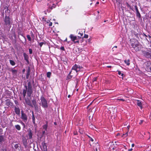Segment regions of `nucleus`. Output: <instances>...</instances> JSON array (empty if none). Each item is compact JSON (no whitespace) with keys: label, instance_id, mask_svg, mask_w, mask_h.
<instances>
[{"label":"nucleus","instance_id":"obj_1","mask_svg":"<svg viewBox=\"0 0 151 151\" xmlns=\"http://www.w3.org/2000/svg\"><path fill=\"white\" fill-rule=\"evenodd\" d=\"M27 85H25L24 86L25 89H23V91L22 94L24 98H25L27 93V96L30 97L33 92L32 86L31 81H27Z\"/></svg>","mask_w":151,"mask_h":151},{"label":"nucleus","instance_id":"obj_2","mask_svg":"<svg viewBox=\"0 0 151 151\" xmlns=\"http://www.w3.org/2000/svg\"><path fill=\"white\" fill-rule=\"evenodd\" d=\"M12 20L9 16H5L4 21L5 24L7 26H10L12 22Z\"/></svg>","mask_w":151,"mask_h":151},{"label":"nucleus","instance_id":"obj_3","mask_svg":"<svg viewBox=\"0 0 151 151\" xmlns=\"http://www.w3.org/2000/svg\"><path fill=\"white\" fill-rule=\"evenodd\" d=\"M40 99L41 101L42 106L44 108H47L48 107V104L45 99L42 96L40 97Z\"/></svg>","mask_w":151,"mask_h":151},{"label":"nucleus","instance_id":"obj_4","mask_svg":"<svg viewBox=\"0 0 151 151\" xmlns=\"http://www.w3.org/2000/svg\"><path fill=\"white\" fill-rule=\"evenodd\" d=\"M47 5L48 6V7L47 10L48 12H50L52 9L56 7V5L52 1H50V3H48Z\"/></svg>","mask_w":151,"mask_h":151},{"label":"nucleus","instance_id":"obj_5","mask_svg":"<svg viewBox=\"0 0 151 151\" xmlns=\"http://www.w3.org/2000/svg\"><path fill=\"white\" fill-rule=\"evenodd\" d=\"M142 53L143 55L145 57L148 58H151V51L143 50L142 51Z\"/></svg>","mask_w":151,"mask_h":151},{"label":"nucleus","instance_id":"obj_6","mask_svg":"<svg viewBox=\"0 0 151 151\" xmlns=\"http://www.w3.org/2000/svg\"><path fill=\"white\" fill-rule=\"evenodd\" d=\"M69 37L71 39V40L73 41L74 43H79V41L78 40H76H76H78V38H77V37L76 36H74L73 34H71L69 36Z\"/></svg>","mask_w":151,"mask_h":151},{"label":"nucleus","instance_id":"obj_7","mask_svg":"<svg viewBox=\"0 0 151 151\" xmlns=\"http://www.w3.org/2000/svg\"><path fill=\"white\" fill-rule=\"evenodd\" d=\"M81 68H82V67H80L79 65L75 64L73 66L72 70H75L77 73L80 70V69Z\"/></svg>","mask_w":151,"mask_h":151},{"label":"nucleus","instance_id":"obj_8","mask_svg":"<svg viewBox=\"0 0 151 151\" xmlns=\"http://www.w3.org/2000/svg\"><path fill=\"white\" fill-rule=\"evenodd\" d=\"M21 119L24 122H26L27 119V115L23 111H21Z\"/></svg>","mask_w":151,"mask_h":151},{"label":"nucleus","instance_id":"obj_9","mask_svg":"<svg viewBox=\"0 0 151 151\" xmlns=\"http://www.w3.org/2000/svg\"><path fill=\"white\" fill-rule=\"evenodd\" d=\"M25 100L26 104L27 105L33 107V105L31 103V101L29 99L25 98Z\"/></svg>","mask_w":151,"mask_h":151},{"label":"nucleus","instance_id":"obj_10","mask_svg":"<svg viewBox=\"0 0 151 151\" xmlns=\"http://www.w3.org/2000/svg\"><path fill=\"white\" fill-rule=\"evenodd\" d=\"M28 135L29 137V139H32V138L33 132L30 129H29L27 131Z\"/></svg>","mask_w":151,"mask_h":151},{"label":"nucleus","instance_id":"obj_11","mask_svg":"<svg viewBox=\"0 0 151 151\" xmlns=\"http://www.w3.org/2000/svg\"><path fill=\"white\" fill-rule=\"evenodd\" d=\"M4 10H5V16H9L10 15V12L7 6H6L4 8Z\"/></svg>","mask_w":151,"mask_h":151},{"label":"nucleus","instance_id":"obj_12","mask_svg":"<svg viewBox=\"0 0 151 151\" xmlns=\"http://www.w3.org/2000/svg\"><path fill=\"white\" fill-rule=\"evenodd\" d=\"M23 55L24 58V59L26 61L27 63L29 64V57L28 55L25 52L23 53Z\"/></svg>","mask_w":151,"mask_h":151},{"label":"nucleus","instance_id":"obj_13","mask_svg":"<svg viewBox=\"0 0 151 151\" xmlns=\"http://www.w3.org/2000/svg\"><path fill=\"white\" fill-rule=\"evenodd\" d=\"M14 110L16 114L18 115H20V110L18 106L17 107L15 106Z\"/></svg>","mask_w":151,"mask_h":151},{"label":"nucleus","instance_id":"obj_14","mask_svg":"<svg viewBox=\"0 0 151 151\" xmlns=\"http://www.w3.org/2000/svg\"><path fill=\"white\" fill-rule=\"evenodd\" d=\"M42 145L43 149V151H47V146L45 142V141H44L42 143Z\"/></svg>","mask_w":151,"mask_h":151},{"label":"nucleus","instance_id":"obj_15","mask_svg":"<svg viewBox=\"0 0 151 151\" xmlns=\"http://www.w3.org/2000/svg\"><path fill=\"white\" fill-rule=\"evenodd\" d=\"M134 7H135V10L136 11V16H137L139 18H140L141 17V15L139 11L137 6V5H135L134 6Z\"/></svg>","mask_w":151,"mask_h":151},{"label":"nucleus","instance_id":"obj_16","mask_svg":"<svg viewBox=\"0 0 151 151\" xmlns=\"http://www.w3.org/2000/svg\"><path fill=\"white\" fill-rule=\"evenodd\" d=\"M22 141L25 148H27V139L24 137L22 139Z\"/></svg>","mask_w":151,"mask_h":151},{"label":"nucleus","instance_id":"obj_17","mask_svg":"<svg viewBox=\"0 0 151 151\" xmlns=\"http://www.w3.org/2000/svg\"><path fill=\"white\" fill-rule=\"evenodd\" d=\"M6 104L7 106H12L13 105V103L9 99H7L6 100Z\"/></svg>","mask_w":151,"mask_h":151},{"label":"nucleus","instance_id":"obj_18","mask_svg":"<svg viewBox=\"0 0 151 151\" xmlns=\"http://www.w3.org/2000/svg\"><path fill=\"white\" fill-rule=\"evenodd\" d=\"M99 148V144L96 143L94 144L93 146V149L94 151H98V149Z\"/></svg>","mask_w":151,"mask_h":151},{"label":"nucleus","instance_id":"obj_19","mask_svg":"<svg viewBox=\"0 0 151 151\" xmlns=\"http://www.w3.org/2000/svg\"><path fill=\"white\" fill-rule=\"evenodd\" d=\"M30 69L29 67H28L27 70V73L26 76V78L27 79H28L29 78V75L30 74Z\"/></svg>","mask_w":151,"mask_h":151},{"label":"nucleus","instance_id":"obj_20","mask_svg":"<svg viewBox=\"0 0 151 151\" xmlns=\"http://www.w3.org/2000/svg\"><path fill=\"white\" fill-rule=\"evenodd\" d=\"M146 69L147 70H149V68L150 67L151 65V63L150 61H147L146 62Z\"/></svg>","mask_w":151,"mask_h":151},{"label":"nucleus","instance_id":"obj_21","mask_svg":"<svg viewBox=\"0 0 151 151\" xmlns=\"http://www.w3.org/2000/svg\"><path fill=\"white\" fill-rule=\"evenodd\" d=\"M32 102L35 108L36 109L37 107L36 100L35 99H33L32 100Z\"/></svg>","mask_w":151,"mask_h":151},{"label":"nucleus","instance_id":"obj_22","mask_svg":"<svg viewBox=\"0 0 151 151\" xmlns=\"http://www.w3.org/2000/svg\"><path fill=\"white\" fill-rule=\"evenodd\" d=\"M32 121L33 123L34 124H35V117L34 115L33 111H32Z\"/></svg>","mask_w":151,"mask_h":151},{"label":"nucleus","instance_id":"obj_23","mask_svg":"<svg viewBox=\"0 0 151 151\" xmlns=\"http://www.w3.org/2000/svg\"><path fill=\"white\" fill-rule=\"evenodd\" d=\"M137 105L140 107L142 109V104L141 102L139 100H137Z\"/></svg>","mask_w":151,"mask_h":151},{"label":"nucleus","instance_id":"obj_24","mask_svg":"<svg viewBox=\"0 0 151 151\" xmlns=\"http://www.w3.org/2000/svg\"><path fill=\"white\" fill-rule=\"evenodd\" d=\"M46 124L42 127L43 129H44L45 130H47L48 127L47 122L46 121Z\"/></svg>","mask_w":151,"mask_h":151},{"label":"nucleus","instance_id":"obj_25","mask_svg":"<svg viewBox=\"0 0 151 151\" xmlns=\"http://www.w3.org/2000/svg\"><path fill=\"white\" fill-rule=\"evenodd\" d=\"M4 141V137L3 135L0 136V144L2 143Z\"/></svg>","mask_w":151,"mask_h":151},{"label":"nucleus","instance_id":"obj_26","mask_svg":"<svg viewBox=\"0 0 151 151\" xmlns=\"http://www.w3.org/2000/svg\"><path fill=\"white\" fill-rule=\"evenodd\" d=\"M134 49L136 51H139L140 49V46L138 44V46H136V47H135Z\"/></svg>","mask_w":151,"mask_h":151},{"label":"nucleus","instance_id":"obj_27","mask_svg":"<svg viewBox=\"0 0 151 151\" xmlns=\"http://www.w3.org/2000/svg\"><path fill=\"white\" fill-rule=\"evenodd\" d=\"M124 62L128 66L130 64V61L129 59L125 60H124Z\"/></svg>","mask_w":151,"mask_h":151},{"label":"nucleus","instance_id":"obj_28","mask_svg":"<svg viewBox=\"0 0 151 151\" xmlns=\"http://www.w3.org/2000/svg\"><path fill=\"white\" fill-rule=\"evenodd\" d=\"M15 127L16 129L18 130H20L21 129V127L19 125H16L15 126Z\"/></svg>","mask_w":151,"mask_h":151},{"label":"nucleus","instance_id":"obj_29","mask_svg":"<svg viewBox=\"0 0 151 151\" xmlns=\"http://www.w3.org/2000/svg\"><path fill=\"white\" fill-rule=\"evenodd\" d=\"M82 50V49L79 48H77L76 50V52L78 53H79L81 52Z\"/></svg>","mask_w":151,"mask_h":151},{"label":"nucleus","instance_id":"obj_30","mask_svg":"<svg viewBox=\"0 0 151 151\" xmlns=\"http://www.w3.org/2000/svg\"><path fill=\"white\" fill-rule=\"evenodd\" d=\"M72 72V71H70L69 74H68V76H67V79H71L72 78L73 76L70 75V74Z\"/></svg>","mask_w":151,"mask_h":151},{"label":"nucleus","instance_id":"obj_31","mask_svg":"<svg viewBox=\"0 0 151 151\" xmlns=\"http://www.w3.org/2000/svg\"><path fill=\"white\" fill-rule=\"evenodd\" d=\"M9 62L10 64L14 66L15 64V62L13 60H9Z\"/></svg>","mask_w":151,"mask_h":151},{"label":"nucleus","instance_id":"obj_32","mask_svg":"<svg viewBox=\"0 0 151 151\" xmlns=\"http://www.w3.org/2000/svg\"><path fill=\"white\" fill-rule=\"evenodd\" d=\"M138 43L137 44H134V43H132L131 44V46L134 49L135 48V47H136V46H138Z\"/></svg>","mask_w":151,"mask_h":151},{"label":"nucleus","instance_id":"obj_33","mask_svg":"<svg viewBox=\"0 0 151 151\" xmlns=\"http://www.w3.org/2000/svg\"><path fill=\"white\" fill-rule=\"evenodd\" d=\"M11 71L12 72L13 74H16L17 72V70H16L13 69H11Z\"/></svg>","mask_w":151,"mask_h":151},{"label":"nucleus","instance_id":"obj_34","mask_svg":"<svg viewBox=\"0 0 151 151\" xmlns=\"http://www.w3.org/2000/svg\"><path fill=\"white\" fill-rule=\"evenodd\" d=\"M51 75V72H48L47 73V78H50Z\"/></svg>","mask_w":151,"mask_h":151},{"label":"nucleus","instance_id":"obj_35","mask_svg":"<svg viewBox=\"0 0 151 151\" xmlns=\"http://www.w3.org/2000/svg\"><path fill=\"white\" fill-rule=\"evenodd\" d=\"M27 37L29 41H31V37H30V35H27Z\"/></svg>","mask_w":151,"mask_h":151},{"label":"nucleus","instance_id":"obj_36","mask_svg":"<svg viewBox=\"0 0 151 151\" xmlns=\"http://www.w3.org/2000/svg\"><path fill=\"white\" fill-rule=\"evenodd\" d=\"M88 37V35L85 34L83 36V37H82V42L83 41V38H87Z\"/></svg>","mask_w":151,"mask_h":151},{"label":"nucleus","instance_id":"obj_37","mask_svg":"<svg viewBox=\"0 0 151 151\" xmlns=\"http://www.w3.org/2000/svg\"><path fill=\"white\" fill-rule=\"evenodd\" d=\"M128 135V132H127L125 134H123L122 136V137H126Z\"/></svg>","mask_w":151,"mask_h":151},{"label":"nucleus","instance_id":"obj_38","mask_svg":"<svg viewBox=\"0 0 151 151\" xmlns=\"http://www.w3.org/2000/svg\"><path fill=\"white\" fill-rule=\"evenodd\" d=\"M30 34L31 35V36L33 38H34L35 37V36L32 31H31Z\"/></svg>","mask_w":151,"mask_h":151},{"label":"nucleus","instance_id":"obj_39","mask_svg":"<svg viewBox=\"0 0 151 151\" xmlns=\"http://www.w3.org/2000/svg\"><path fill=\"white\" fill-rule=\"evenodd\" d=\"M78 34L80 35V36L78 37V38H81V37L83 35V33L82 32H79Z\"/></svg>","mask_w":151,"mask_h":151},{"label":"nucleus","instance_id":"obj_40","mask_svg":"<svg viewBox=\"0 0 151 151\" xmlns=\"http://www.w3.org/2000/svg\"><path fill=\"white\" fill-rule=\"evenodd\" d=\"M126 4L127 7L129 8L130 9L132 10V9L131 8V6L128 3H127Z\"/></svg>","mask_w":151,"mask_h":151},{"label":"nucleus","instance_id":"obj_41","mask_svg":"<svg viewBox=\"0 0 151 151\" xmlns=\"http://www.w3.org/2000/svg\"><path fill=\"white\" fill-rule=\"evenodd\" d=\"M124 148H122L121 150L122 151H126L127 150V148L125 146H124Z\"/></svg>","mask_w":151,"mask_h":151},{"label":"nucleus","instance_id":"obj_42","mask_svg":"<svg viewBox=\"0 0 151 151\" xmlns=\"http://www.w3.org/2000/svg\"><path fill=\"white\" fill-rule=\"evenodd\" d=\"M97 78H98L97 77H94V78H93V79L92 80L93 82L94 81H96L97 79Z\"/></svg>","mask_w":151,"mask_h":151},{"label":"nucleus","instance_id":"obj_43","mask_svg":"<svg viewBox=\"0 0 151 151\" xmlns=\"http://www.w3.org/2000/svg\"><path fill=\"white\" fill-rule=\"evenodd\" d=\"M29 53L30 54H31L32 52V49L31 48H29Z\"/></svg>","mask_w":151,"mask_h":151},{"label":"nucleus","instance_id":"obj_44","mask_svg":"<svg viewBox=\"0 0 151 151\" xmlns=\"http://www.w3.org/2000/svg\"><path fill=\"white\" fill-rule=\"evenodd\" d=\"M19 145L18 144H16L15 145L14 147L16 149H17V148H18L19 147Z\"/></svg>","mask_w":151,"mask_h":151},{"label":"nucleus","instance_id":"obj_45","mask_svg":"<svg viewBox=\"0 0 151 151\" xmlns=\"http://www.w3.org/2000/svg\"><path fill=\"white\" fill-rule=\"evenodd\" d=\"M44 43V42H40L39 43V45L40 47H42V45H43Z\"/></svg>","mask_w":151,"mask_h":151},{"label":"nucleus","instance_id":"obj_46","mask_svg":"<svg viewBox=\"0 0 151 151\" xmlns=\"http://www.w3.org/2000/svg\"><path fill=\"white\" fill-rule=\"evenodd\" d=\"M60 49L63 51H64L65 50L64 47L63 46H62L60 48Z\"/></svg>","mask_w":151,"mask_h":151},{"label":"nucleus","instance_id":"obj_47","mask_svg":"<svg viewBox=\"0 0 151 151\" xmlns=\"http://www.w3.org/2000/svg\"><path fill=\"white\" fill-rule=\"evenodd\" d=\"M52 22H50L49 24V26L50 27L52 25Z\"/></svg>","mask_w":151,"mask_h":151},{"label":"nucleus","instance_id":"obj_48","mask_svg":"<svg viewBox=\"0 0 151 151\" xmlns=\"http://www.w3.org/2000/svg\"><path fill=\"white\" fill-rule=\"evenodd\" d=\"M144 121L143 120H140V122L139 123V124H142L143 123V122H144Z\"/></svg>","mask_w":151,"mask_h":151},{"label":"nucleus","instance_id":"obj_49","mask_svg":"<svg viewBox=\"0 0 151 151\" xmlns=\"http://www.w3.org/2000/svg\"><path fill=\"white\" fill-rule=\"evenodd\" d=\"M134 35L137 38H139L138 33H135Z\"/></svg>","mask_w":151,"mask_h":151},{"label":"nucleus","instance_id":"obj_50","mask_svg":"<svg viewBox=\"0 0 151 151\" xmlns=\"http://www.w3.org/2000/svg\"><path fill=\"white\" fill-rule=\"evenodd\" d=\"M117 100H120V101H125L124 99H117Z\"/></svg>","mask_w":151,"mask_h":151},{"label":"nucleus","instance_id":"obj_51","mask_svg":"<svg viewBox=\"0 0 151 151\" xmlns=\"http://www.w3.org/2000/svg\"><path fill=\"white\" fill-rule=\"evenodd\" d=\"M64 42H67L68 44L70 42L69 41H67V38H66L64 40Z\"/></svg>","mask_w":151,"mask_h":151},{"label":"nucleus","instance_id":"obj_52","mask_svg":"<svg viewBox=\"0 0 151 151\" xmlns=\"http://www.w3.org/2000/svg\"><path fill=\"white\" fill-rule=\"evenodd\" d=\"M118 72V74L119 75H120L121 74V71H119V70H118V71H117Z\"/></svg>","mask_w":151,"mask_h":151},{"label":"nucleus","instance_id":"obj_53","mask_svg":"<svg viewBox=\"0 0 151 151\" xmlns=\"http://www.w3.org/2000/svg\"><path fill=\"white\" fill-rule=\"evenodd\" d=\"M149 70H147L148 71H151V66L149 67Z\"/></svg>","mask_w":151,"mask_h":151},{"label":"nucleus","instance_id":"obj_54","mask_svg":"<svg viewBox=\"0 0 151 151\" xmlns=\"http://www.w3.org/2000/svg\"><path fill=\"white\" fill-rule=\"evenodd\" d=\"M15 104H17V105H18V104H19V103H18V102L17 101H15Z\"/></svg>","mask_w":151,"mask_h":151},{"label":"nucleus","instance_id":"obj_55","mask_svg":"<svg viewBox=\"0 0 151 151\" xmlns=\"http://www.w3.org/2000/svg\"><path fill=\"white\" fill-rule=\"evenodd\" d=\"M25 71V69H24L22 71V72L23 73H24Z\"/></svg>","mask_w":151,"mask_h":151},{"label":"nucleus","instance_id":"obj_56","mask_svg":"<svg viewBox=\"0 0 151 151\" xmlns=\"http://www.w3.org/2000/svg\"><path fill=\"white\" fill-rule=\"evenodd\" d=\"M77 132H74V134L75 135H77Z\"/></svg>","mask_w":151,"mask_h":151},{"label":"nucleus","instance_id":"obj_57","mask_svg":"<svg viewBox=\"0 0 151 151\" xmlns=\"http://www.w3.org/2000/svg\"><path fill=\"white\" fill-rule=\"evenodd\" d=\"M115 149H116V147H113L112 148V150H113V151H114V150H115Z\"/></svg>","mask_w":151,"mask_h":151},{"label":"nucleus","instance_id":"obj_58","mask_svg":"<svg viewBox=\"0 0 151 151\" xmlns=\"http://www.w3.org/2000/svg\"><path fill=\"white\" fill-rule=\"evenodd\" d=\"M22 125L24 126V127H25V124H24V123H23V122H22Z\"/></svg>","mask_w":151,"mask_h":151},{"label":"nucleus","instance_id":"obj_59","mask_svg":"<svg viewBox=\"0 0 151 151\" xmlns=\"http://www.w3.org/2000/svg\"><path fill=\"white\" fill-rule=\"evenodd\" d=\"M90 140L92 141V142H93V139L91 138V137L90 138Z\"/></svg>","mask_w":151,"mask_h":151},{"label":"nucleus","instance_id":"obj_60","mask_svg":"<svg viewBox=\"0 0 151 151\" xmlns=\"http://www.w3.org/2000/svg\"><path fill=\"white\" fill-rule=\"evenodd\" d=\"M133 150V149L132 148H131L130 149H129L128 150V151H132Z\"/></svg>","mask_w":151,"mask_h":151},{"label":"nucleus","instance_id":"obj_61","mask_svg":"<svg viewBox=\"0 0 151 151\" xmlns=\"http://www.w3.org/2000/svg\"><path fill=\"white\" fill-rule=\"evenodd\" d=\"M45 131H42V134H44L45 133Z\"/></svg>","mask_w":151,"mask_h":151},{"label":"nucleus","instance_id":"obj_62","mask_svg":"<svg viewBox=\"0 0 151 151\" xmlns=\"http://www.w3.org/2000/svg\"><path fill=\"white\" fill-rule=\"evenodd\" d=\"M134 144H133H133H132V147H134Z\"/></svg>","mask_w":151,"mask_h":151},{"label":"nucleus","instance_id":"obj_63","mask_svg":"<svg viewBox=\"0 0 151 151\" xmlns=\"http://www.w3.org/2000/svg\"><path fill=\"white\" fill-rule=\"evenodd\" d=\"M107 67L108 68H111V66H107Z\"/></svg>","mask_w":151,"mask_h":151},{"label":"nucleus","instance_id":"obj_64","mask_svg":"<svg viewBox=\"0 0 151 151\" xmlns=\"http://www.w3.org/2000/svg\"><path fill=\"white\" fill-rule=\"evenodd\" d=\"M121 76H122V77H123V76H124V74H123V73H121Z\"/></svg>","mask_w":151,"mask_h":151}]
</instances>
